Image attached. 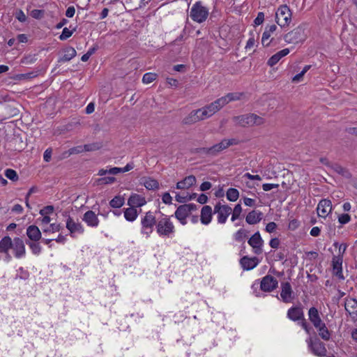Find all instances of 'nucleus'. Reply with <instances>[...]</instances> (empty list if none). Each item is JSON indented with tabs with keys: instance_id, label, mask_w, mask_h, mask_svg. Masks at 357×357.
Listing matches in <instances>:
<instances>
[{
	"instance_id": "49530a36",
	"label": "nucleus",
	"mask_w": 357,
	"mask_h": 357,
	"mask_svg": "<svg viewBox=\"0 0 357 357\" xmlns=\"http://www.w3.org/2000/svg\"><path fill=\"white\" fill-rule=\"evenodd\" d=\"M277 28H278L277 26L275 24L267 26L262 35H264V37L265 38H270L271 34L276 31Z\"/></svg>"
},
{
	"instance_id": "a211bd4d",
	"label": "nucleus",
	"mask_w": 357,
	"mask_h": 357,
	"mask_svg": "<svg viewBox=\"0 0 357 357\" xmlns=\"http://www.w3.org/2000/svg\"><path fill=\"white\" fill-rule=\"evenodd\" d=\"M82 220L91 227H96L99 224L98 216L93 211H86L84 214Z\"/></svg>"
},
{
	"instance_id": "ddd939ff",
	"label": "nucleus",
	"mask_w": 357,
	"mask_h": 357,
	"mask_svg": "<svg viewBox=\"0 0 357 357\" xmlns=\"http://www.w3.org/2000/svg\"><path fill=\"white\" fill-rule=\"evenodd\" d=\"M263 243L264 241L259 231L255 233L248 240V244L253 248L254 252L257 255H260L262 252Z\"/></svg>"
},
{
	"instance_id": "aec40b11",
	"label": "nucleus",
	"mask_w": 357,
	"mask_h": 357,
	"mask_svg": "<svg viewBox=\"0 0 357 357\" xmlns=\"http://www.w3.org/2000/svg\"><path fill=\"white\" fill-rule=\"evenodd\" d=\"M342 256H334L332 260V266L334 274L340 278L343 279L342 275Z\"/></svg>"
},
{
	"instance_id": "79ce46f5",
	"label": "nucleus",
	"mask_w": 357,
	"mask_h": 357,
	"mask_svg": "<svg viewBox=\"0 0 357 357\" xmlns=\"http://www.w3.org/2000/svg\"><path fill=\"white\" fill-rule=\"evenodd\" d=\"M157 78V75L155 73H145L142 77V82L144 84H150Z\"/></svg>"
},
{
	"instance_id": "bb28decb",
	"label": "nucleus",
	"mask_w": 357,
	"mask_h": 357,
	"mask_svg": "<svg viewBox=\"0 0 357 357\" xmlns=\"http://www.w3.org/2000/svg\"><path fill=\"white\" fill-rule=\"evenodd\" d=\"M289 53V50L288 48L278 52L268 59L267 62L268 65L271 67L275 66L282 57L287 56Z\"/></svg>"
},
{
	"instance_id": "ea45409f",
	"label": "nucleus",
	"mask_w": 357,
	"mask_h": 357,
	"mask_svg": "<svg viewBox=\"0 0 357 357\" xmlns=\"http://www.w3.org/2000/svg\"><path fill=\"white\" fill-rule=\"evenodd\" d=\"M116 180L113 176H105L97 179L96 182L97 185H107L114 183Z\"/></svg>"
},
{
	"instance_id": "5fc2aeb1",
	"label": "nucleus",
	"mask_w": 357,
	"mask_h": 357,
	"mask_svg": "<svg viewBox=\"0 0 357 357\" xmlns=\"http://www.w3.org/2000/svg\"><path fill=\"white\" fill-rule=\"evenodd\" d=\"M15 17L21 22H24L26 20V17L22 10L16 12Z\"/></svg>"
},
{
	"instance_id": "6e6552de",
	"label": "nucleus",
	"mask_w": 357,
	"mask_h": 357,
	"mask_svg": "<svg viewBox=\"0 0 357 357\" xmlns=\"http://www.w3.org/2000/svg\"><path fill=\"white\" fill-rule=\"evenodd\" d=\"M223 107V105L220 100L217 99L214 102L209 105H206L199 109V111L204 119L212 116L214 114L218 112L220 109Z\"/></svg>"
},
{
	"instance_id": "69168bd1",
	"label": "nucleus",
	"mask_w": 357,
	"mask_h": 357,
	"mask_svg": "<svg viewBox=\"0 0 357 357\" xmlns=\"http://www.w3.org/2000/svg\"><path fill=\"white\" fill-rule=\"evenodd\" d=\"M269 245L273 248H278L280 245V241L277 238H272L270 241Z\"/></svg>"
},
{
	"instance_id": "13d9d810",
	"label": "nucleus",
	"mask_w": 357,
	"mask_h": 357,
	"mask_svg": "<svg viewBox=\"0 0 357 357\" xmlns=\"http://www.w3.org/2000/svg\"><path fill=\"white\" fill-rule=\"evenodd\" d=\"M279 187L278 184L273 183H265L263 184L262 188L264 191H269L273 188H278Z\"/></svg>"
},
{
	"instance_id": "f704fd0d",
	"label": "nucleus",
	"mask_w": 357,
	"mask_h": 357,
	"mask_svg": "<svg viewBox=\"0 0 357 357\" xmlns=\"http://www.w3.org/2000/svg\"><path fill=\"white\" fill-rule=\"evenodd\" d=\"M332 169L335 172H337V174L342 175V176H344L345 178H350L351 176V173L347 169L344 168L343 167H342L337 164L333 165Z\"/></svg>"
},
{
	"instance_id": "5701e85b",
	"label": "nucleus",
	"mask_w": 357,
	"mask_h": 357,
	"mask_svg": "<svg viewBox=\"0 0 357 357\" xmlns=\"http://www.w3.org/2000/svg\"><path fill=\"white\" fill-rule=\"evenodd\" d=\"M146 203V199L144 197L137 195L133 194L132 195L128 200V204L132 207H141L145 205Z\"/></svg>"
},
{
	"instance_id": "0e129e2a",
	"label": "nucleus",
	"mask_w": 357,
	"mask_h": 357,
	"mask_svg": "<svg viewBox=\"0 0 357 357\" xmlns=\"http://www.w3.org/2000/svg\"><path fill=\"white\" fill-rule=\"evenodd\" d=\"M211 186H212V185L210 182L205 181L201 184L200 190L202 191H206V190H209L211 188Z\"/></svg>"
},
{
	"instance_id": "58836bf2",
	"label": "nucleus",
	"mask_w": 357,
	"mask_h": 357,
	"mask_svg": "<svg viewBox=\"0 0 357 357\" xmlns=\"http://www.w3.org/2000/svg\"><path fill=\"white\" fill-rule=\"evenodd\" d=\"M84 146V151H95L99 150L102 147V144L100 142H94L91 144H85Z\"/></svg>"
},
{
	"instance_id": "a19ab883",
	"label": "nucleus",
	"mask_w": 357,
	"mask_h": 357,
	"mask_svg": "<svg viewBox=\"0 0 357 357\" xmlns=\"http://www.w3.org/2000/svg\"><path fill=\"white\" fill-rule=\"evenodd\" d=\"M26 243L33 254L38 255L40 252L41 247L37 241H26Z\"/></svg>"
},
{
	"instance_id": "1a4fd4ad",
	"label": "nucleus",
	"mask_w": 357,
	"mask_h": 357,
	"mask_svg": "<svg viewBox=\"0 0 357 357\" xmlns=\"http://www.w3.org/2000/svg\"><path fill=\"white\" fill-rule=\"evenodd\" d=\"M142 225V232L149 236L153 231V227L156 224L155 217L151 211L146 213L141 221Z\"/></svg>"
},
{
	"instance_id": "de8ad7c7",
	"label": "nucleus",
	"mask_w": 357,
	"mask_h": 357,
	"mask_svg": "<svg viewBox=\"0 0 357 357\" xmlns=\"http://www.w3.org/2000/svg\"><path fill=\"white\" fill-rule=\"evenodd\" d=\"M30 15L34 19L40 20V19L43 18V17L45 15V10L34 9L31 11Z\"/></svg>"
},
{
	"instance_id": "dca6fc26",
	"label": "nucleus",
	"mask_w": 357,
	"mask_h": 357,
	"mask_svg": "<svg viewBox=\"0 0 357 357\" xmlns=\"http://www.w3.org/2000/svg\"><path fill=\"white\" fill-rule=\"evenodd\" d=\"M202 120H204V119L202 116L199 109H198L192 110L187 116L183 119L182 123L185 125H190Z\"/></svg>"
},
{
	"instance_id": "c756f323",
	"label": "nucleus",
	"mask_w": 357,
	"mask_h": 357,
	"mask_svg": "<svg viewBox=\"0 0 357 357\" xmlns=\"http://www.w3.org/2000/svg\"><path fill=\"white\" fill-rule=\"evenodd\" d=\"M262 213L256 211L250 212L245 218L246 222L250 225L258 223L261 220Z\"/></svg>"
},
{
	"instance_id": "393cba45",
	"label": "nucleus",
	"mask_w": 357,
	"mask_h": 357,
	"mask_svg": "<svg viewBox=\"0 0 357 357\" xmlns=\"http://www.w3.org/2000/svg\"><path fill=\"white\" fill-rule=\"evenodd\" d=\"M212 208L210 206H204L201 211L200 220L202 224L208 225L212 219Z\"/></svg>"
},
{
	"instance_id": "f8f14e48",
	"label": "nucleus",
	"mask_w": 357,
	"mask_h": 357,
	"mask_svg": "<svg viewBox=\"0 0 357 357\" xmlns=\"http://www.w3.org/2000/svg\"><path fill=\"white\" fill-rule=\"evenodd\" d=\"M308 346L310 348L311 351L315 356L324 357L326 355L327 350L325 347V345L319 340L313 342L311 339H310Z\"/></svg>"
},
{
	"instance_id": "7ed1b4c3",
	"label": "nucleus",
	"mask_w": 357,
	"mask_h": 357,
	"mask_svg": "<svg viewBox=\"0 0 357 357\" xmlns=\"http://www.w3.org/2000/svg\"><path fill=\"white\" fill-rule=\"evenodd\" d=\"M208 16V9L204 6L201 1H197L190 8V17L197 23L206 21Z\"/></svg>"
},
{
	"instance_id": "603ef678",
	"label": "nucleus",
	"mask_w": 357,
	"mask_h": 357,
	"mask_svg": "<svg viewBox=\"0 0 357 357\" xmlns=\"http://www.w3.org/2000/svg\"><path fill=\"white\" fill-rule=\"evenodd\" d=\"M84 152L83 146H77L73 147L68 150V155L77 154Z\"/></svg>"
},
{
	"instance_id": "774afa93",
	"label": "nucleus",
	"mask_w": 357,
	"mask_h": 357,
	"mask_svg": "<svg viewBox=\"0 0 357 357\" xmlns=\"http://www.w3.org/2000/svg\"><path fill=\"white\" fill-rule=\"evenodd\" d=\"M304 73L303 72H301L300 73L296 75L293 78H292V82H299L302 80L303 76H304Z\"/></svg>"
},
{
	"instance_id": "f03ea898",
	"label": "nucleus",
	"mask_w": 357,
	"mask_h": 357,
	"mask_svg": "<svg viewBox=\"0 0 357 357\" xmlns=\"http://www.w3.org/2000/svg\"><path fill=\"white\" fill-rule=\"evenodd\" d=\"M233 121L243 127L260 126L264 123V119L255 114H247L234 116Z\"/></svg>"
},
{
	"instance_id": "bf43d9fd",
	"label": "nucleus",
	"mask_w": 357,
	"mask_h": 357,
	"mask_svg": "<svg viewBox=\"0 0 357 357\" xmlns=\"http://www.w3.org/2000/svg\"><path fill=\"white\" fill-rule=\"evenodd\" d=\"M162 200L165 204H170L172 203V198L171 195H169V193L165 192L163 194V195L162 197Z\"/></svg>"
},
{
	"instance_id": "e2e57ef3",
	"label": "nucleus",
	"mask_w": 357,
	"mask_h": 357,
	"mask_svg": "<svg viewBox=\"0 0 357 357\" xmlns=\"http://www.w3.org/2000/svg\"><path fill=\"white\" fill-rule=\"evenodd\" d=\"M244 177H246L248 179L252 180V181H253V180L261 181V178L259 175H258V174L252 175L250 173H245L244 174Z\"/></svg>"
},
{
	"instance_id": "20e7f679",
	"label": "nucleus",
	"mask_w": 357,
	"mask_h": 357,
	"mask_svg": "<svg viewBox=\"0 0 357 357\" xmlns=\"http://www.w3.org/2000/svg\"><path fill=\"white\" fill-rule=\"evenodd\" d=\"M291 11L287 5L280 6L275 13V20L280 27L287 26L291 21Z\"/></svg>"
},
{
	"instance_id": "052dcab7",
	"label": "nucleus",
	"mask_w": 357,
	"mask_h": 357,
	"mask_svg": "<svg viewBox=\"0 0 357 357\" xmlns=\"http://www.w3.org/2000/svg\"><path fill=\"white\" fill-rule=\"evenodd\" d=\"M276 227L277 225L273 222H271L267 224L266 227V231L268 233H272L275 230Z\"/></svg>"
},
{
	"instance_id": "9d476101",
	"label": "nucleus",
	"mask_w": 357,
	"mask_h": 357,
	"mask_svg": "<svg viewBox=\"0 0 357 357\" xmlns=\"http://www.w3.org/2000/svg\"><path fill=\"white\" fill-rule=\"evenodd\" d=\"M278 281L274 277L267 275L264 276L260 284V288L263 291L271 292L278 287Z\"/></svg>"
},
{
	"instance_id": "72a5a7b5",
	"label": "nucleus",
	"mask_w": 357,
	"mask_h": 357,
	"mask_svg": "<svg viewBox=\"0 0 357 357\" xmlns=\"http://www.w3.org/2000/svg\"><path fill=\"white\" fill-rule=\"evenodd\" d=\"M319 331V336L324 340H329L331 338V333L326 326L325 324H323L321 325L319 328H316Z\"/></svg>"
},
{
	"instance_id": "b1692460",
	"label": "nucleus",
	"mask_w": 357,
	"mask_h": 357,
	"mask_svg": "<svg viewBox=\"0 0 357 357\" xmlns=\"http://www.w3.org/2000/svg\"><path fill=\"white\" fill-rule=\"evenodd\" d=\"M190 215L188 208L185 205L179 206L175 211V217L182 225L186 224V218Z\"/></svg>"
},
{
	"instance_id": "864d4df0",
	"label": "nucleus",
	"mask_w": 357,
	"mask_h": 357,
	"mask_svg": "<svg viewBox=\"0 0 357 357\" xmlns=\"http://www.w3.org/2000/svg\"><path fill=\"white\" fill-rule=\"evenodd\" d=\"M54 211V206H47L43 209L40 210V214L42 215H46L47 214H50L53 213Z\"/></svg>"
},
{
	"instance_id": "4468645a",
	"label": "nucleus",
	"mask_w": 357,
	"mask_h": 357,
	"mask_svg": "<svg viewBox=\"0 0 357 357\" xmlns=\"http://www.w3.org/2000/svg\"><path fill=\"white\" fill-rule=\"evenodd\" d=\"M345 310L349 313L354 321H357V300L347 298L344 303Z\"/></svg>"
},
{
	"instance_id": "39448f33",
	"label": "nucleus",
	"mask_w": 357,
	"mask_h": 357,
	"mask_svg": "<svg viewBox=\"0 0 357 357\" xmlns=\"http://www.w3.org/2000/svg\"><path fill=\"white\" fill-rule=\"evenodd\" d=\"M156 229L160 236H169L174 232V226L166 215L158 220Z\"/></svg>"
},
{
	"instance_id": "c9c22d12",
	"label": "nucleus",
	"mask_w": 357,
	"mask_h": 357,
	"mask_svg": "<svg viewBox=\"0 0 357 357\" xmlns=\"http://www.w3.org/2000/svg\"><path fill=\"white\" fill-rule=\"evenodd\" d=\"M248 231L245 229H240L234 234V238L237 242H244L248 237Z\"/></svg>"
},
{
	"instance_id": "8fccbe9b",
	"label": "nucleus",
	"mask_w": 357,
	"mask_h": 357,
	"mask_svg": "<svg viewBox=\"0 0 357 357\" xmlns=\"http://www.w3.org/2000/svg\"><path fill=\"white\" fill-rule=\"evenodd\" d=\"M36 61V55H28L24 56L22 59V63L24 64H31L33 63Z\"/></svg>"
},
{
	"instance_id": "4c0bfd02",
	"label": "nucleus",
	"mask_w": 357,
	"mask_h": 357,
	"mask_svg": "<svg viewBox=\"0 0 357 357\" xmlns=\"http://www.w3.org/2000/svg\"><path fill=\"white\" fill-rule=\"evenodd\" d=\"M124 204V199L121 196H115L110 202L109 205L112 208H120Z\"/></svg>"
},
{
	"instance_id": "0eeeda50",
	"label": "nucleus",
	"mask_w": 357,
	"mask_h": 357,
	"mask_svg": "<svg viewBox=\"0 0 357 357\" xmlns=\"http://www.w3.org/2000/svg\"><path fill=\"white\" fill-rule=\"evenodd\" d=\"M231 211L232 209L230 206L228 205H222L220 202L217 203L214 206V213L217 214L218 222L220 224L226 222Z\"/></svg>"
},
{
	"instance_id": "2f4dec72",
	"label": "nucleus",
	"mask_w": 357,
	"mask_h": 357,
	"mask_svg": "<svg viewBox=\"0 0 357 357\" xmlns=\"http://www.w3.org/2000/svg\"><path fill=\"white\" fill-rule=\"evenodd\" d=\"M124 217L126 220L132 222L135 220L137 217V211L135 208L130 206L125 210Z\"/></svg>"
},
{
	"instance_id": "f3484780",
	"label": "nucleus",
	"mask_w": 357,
	"mask_h": 357,
	"mask_svg": "<svg viewBox=\"0 0 357 357\" xmlns=\"http://www.w3.org/2000/svg\"><path fill=\"white\" fill-rule=\"evenodd\" d=\"M287 316L291 321H300L304 317L303 308L299 306L291 307L288 310Z\"/></svg>"
},
{
	"instance_id": "473e14b6",
	"label": "nucleus",
	"mask_w": 357,
	"mask_h": 357,
	"mask_svg": "<svg viewBox=\"0 0 357 357\" xmlns=\"http://www.w3.org/2000/svg\"><path fill=\"white\" fill-rule=\"evenodd\" d=\"M144 185L148 190H157L159 188L158 182L151 178H146L144 181Z\"/></svg>"
},
{
	"instance_id": "412c9836",
	"label": "nucleus",
	"mask_w": 357,
	"mask_h": 357,
	"mask_svg": "<svg viewBox=\"0 0 357 357\" xmlns=\"http://www.w3.org/2000/svg\"><path fill=\"white\" fill-rule=\"evenodd\" d=\"M26 234L29 238V241H38L41 238V232L36 225L29 226Z\"/></svg>"
},
{
	"instance_id": "e433bc0d",
	"label": "nucleus",
	"mask_w": 357,
	"mask_h": 357,
	"mask_svg": "<svg viewBox=\"0 0 357 357\" xmlns=\"http://www.w3.org/2000/svg\"><path fill=\"white\" fill-rule=\"evenodd\" d=\"M227 198L230 202H235L239 197V192L236 188H229L227 191Z\"/></svg>"
},
{
	"instance_id": "338daca9",
	"label": "nucleus",
	"mask_w": 357,
	"mask_h": 357,
	"mask_svg": "<svg viewBox=\"0 0 357 357\" xmlns=\"http://www.w3.org/2000/svg\"><path fill=\"white\" fill-rule=\"evenodd\" d=\"M134 168V164L132 162L128 163L124 167H121V173H124L130 171Z\"/></svg>"
},
{
	"instance_id": "c85d7f7f",
	"label": "nucleus",
	"mask_w": 357,
	"mask_h": 357,
	"mask_svg": "<svg viewBox=\"0 0 357 357\" xmlns=\"http://www.w3.org/2000/svg\"><path fill=\"white\" fill-rule=\"evenodd\" d=\"M242 96L243 93H229L226 96L220 98V100L224 107L229 102L240 100Z\"/></svg>"
},
{
	"instance_id": "c03bdc74",
	"label": "nucleus",
	"mask_w": 357,
	"mask_h": 357,
	"mask_svg": "<svg viewBox=\"0 0 357 357\" xmlns=\"http://www.w3.org/2000/svg\"><path fill=\"white\" fill-rule=\"evenodd\" d=\"M5 176L10 180L15 181L18 180V175L17 172L12 169H7L5 171Z\"/></svg>"
},
{
	"instance_id": "4d7b16f0",
	"label": "nucleus",
	"mask_w": 357,
	"mask_h": 357,
	"mask_svg": "<svg viewBox=\"0 0 357 357\" xmlns=\"http://www.w3.org/2000/svg\"><path fill=\"white\" fill-rule=\"evenodd\" d=\"M250 35H251V37L248 39V40L247 41L246 45H245L246 50L252 49L255 46V39L254 35L252 33H250Z\"/></svg>"
},
{
	"instance_id": "cd10ccee",
	"label": "nucleus",
	"mask_w": 357,
	"mask_h": 357,
	"mask_svg": "<svg viewBox=\"0 0 357 357\" xmlns=\"http://www.w3.org/2000/svg\"><path fill=\"white\" fill-rule=\"evenodd\" d=\"M196 182V178L194 176H188L183 180L179 181L176 184L177 189H188L193 185Z\"/></svg>"
},
{
	"instance_id": "423d86ee",
	"label": "nucleus",
	"mask_w": 357,
	"mask_h": 357,
	"mask_svg": "<svg viewBox=\"0 0 357 357\" xmlns=\"http://www.w3.org/2000/svg\"><path fill=\"white\" fill-rule=\"evenodd\" d=\"M305 36L304 29L298 26L289 31L284 36V40L287 43L297 44L304 41Z\"/></svg>"
},
{
	"instance_id": "2eb2a0df",
	"label": "nucleus",
	"mask_w": 357,
	"mask_h": 357,
	"mask_svg": "<svg viewBox=\"0 0 357 357\" xmlns=\"http://www.w3.org/2000/svg\"><path fill=\"white\" fill-rule=\"evenodd\" d=\"M317 214L320 217L326 218L332 211V204L328 199H322L318 204Z\"/></svg>"
},
{
	"instance_id": "37998d69",
	"label": "nucleus",
	"mask_w": 357,
	"mask_h": 357,
	"mask_svg": "<svg viewBox=\"0 0 357 357\" xmlns=\"http://www.w3.org/2000/svg\"><path fill=\"white\" fill-rule=\"evenodd\" d=\"M75 31V29H73V30H70L68 28L65 27L63 29V31L59 36V39L61 40H67L68 38H70L73 35V33Z\"/></svg>"
},
{
	"instance_id": "9b49d317",
	"label": "nucleus",
	"mask_w": 357,
	"mask_h": 357,
	"mask_svg": "<svg viewBox=\"0 0 357 357\" xmlns=\"http://www.w3.org/2000/svg\"><path fill=\"white\" fill-rule=\"evenodd\" d=\"M280 297L285 303H291L294 300V291L289 282H285L281 284Z\"/></svg>"
},
{
	"instance_id": "4be33fe9",
	"label": "nucleus",
	"mask_w": 357,
	"mask_h": 357,
	"mask_svg": "<svg viewBox=\"0 0 357 357\" xmlns=\"http://www.w3.org/2000/svg\"><path fill=\"white\" fill-rule=\"evenodd\" d=\"M240 263L244 270L248 271L255 268L257 266L259 261L257 257L250 258L247 256H244L241 259Z\"/></svg>"
},
{
	"instance_id": "09e8293b",
	"label": "nucleus",
	"mask_w": 357,
	"mask_h": 357,
	"mask_svg": "<svg viewBox=\"0 0 357 357\" xmlns=\"http://www.w3.org/2000/svg\"><path fill=\"white\" fill-rule=\"evenodd\" d=\"M61 227L59 224L52 223L50 225V227L47 229H43V232H56L61 229Z\"/></svg>"
},
{
	"instance_id": "7c9ffc66",
	"label": "nucleus",
	"mask_w": 357,
	"mask_h": 357,
	"mask_svg": "<svg viewBox=\"0 0 357 357\" xmlns=\"http://www.w3.org/2000/svg\"><path fill=\"white\" fill-rule=\"evenodd\" d=\"M76 50L73 47H68L64 50V54L59 59V62L69 61L76 56Z\"/></svg>"
},
{
	"instance_id": "a878e982",
	"label": "nucleus",
	"mask_w": 357,
	"mask_h": 357,
	"mask_svg": "<svg viewBox=\"0 0 357 357\" xmlns=\"http://www.w3.org/2000/svg\"><path fill=\"white\" fill-rule=\"evenodd\" d=\"M66 228L70 231L71 234L73 233H82L84 229L82 225L79 222H75L73 218L68 217L66 221Z\"/></svg>"
},
{
	"instance_id": "3c124183",
	"label": "nucleus",
	"mask_w": 357,
	"mask_h": 357,
	"mask_svg": "<svg viewBox=\"0 0 357 357\" xmlns=\"http://www.w3.org/2000/svg\"><path fill=\"white\" fill-rule=\"evenodd\" d=\"M351 220V217L349 214L344 213L338 217V221L340 224L344 225Z\"/></svg>"
},
{
	"instance_id": "6ab92c4d",
	"label": "nucleus",
	"mask_w": 357,
	"mask_h": 357,
	"mask_svg": "<svg viewBox=\"0 0 357 357\" xmlns=\"http://www.w3.org/2000/svg\"><path fill=\"white\" fill-rule=\"evenodd\" d=\"M308 316L310 321L315 328H319L321 325L324 324L319 314L317 309L314 307L310 308L308 311Z\"/></svg>"
},
{
	"instance_id": "6e6d98bb",
	"label": "nucleus",
	"mask_w": 357,
	"mask_h": 357,
	"mask_svg": "<svg viewBox=\"0 0 357 357\" xmlns=\"http://www.w3.org/2000/svg\"><path fill=\"white\" fill-rule=\"evenodd\" d=\"M264 20V14L262 12H259L257 14V17L255 18L254 22L255 25H260L263 23Z\"/></svg>"
},
{
	"instance_id": "a18cd8bd",
	"label": "nucleus",
	"mask_w": 357,
	"mask_h": 357,
	"mask_svg": "<svg viewBox=\"0 0 357 357\" xmlns=\"http://www.w3.org/2000/svg\"><path fill=\"white\" fill-rule=\"evenodd\" d=\"M242 212V207L241 206V204H236L233 210V213H232V215H231V221L232 222H234L236 220H237L241 213Z\"/></svg>"
},
{
	"instance_id": "f257e3e1",
	"label": "nucleus",
	"mask_w": 357,
	"mask_h": 357,
	"mask_svg": "<svg viewBox=\"0 0 357 357\" xmlns=\"http://www.w3.org/2000/svg\"><path fill=\"white\" fill-rule=\"evenodd\" d=\"M238 140L235 138L224 139L220 143L216 144L210 148L200 149L199 152L207 155H215L229 146L238 144Z\"/></svg>"
},
{
	"instance_id": "680f3d73",
	"label": "nucleus",
	"mask_w": 357,
	"mask_h": 357,
	"mask_svg": "<svg viewBox=\"0 0 357 357\" xmlns=\"http://www.w3.org/2000/svg\"><path fill=\"white\" fill-rule=\"evenodd\" d=\"M75 13V9L74 6H70L66 11V16L67 17H73Z\"/></svg>"
}]
</instances>
